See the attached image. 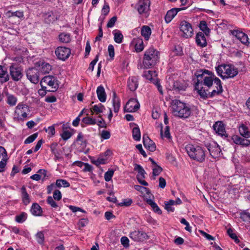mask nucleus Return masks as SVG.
<instances>
[{
  "label": "nucleus",
  "mask_w": 250,
  "mask_h": 250,
  "mask_svg": "<svg viewBox=\"0 0 250 250\" xmlns=\"http://www.w3.org/2000/svg\"><path fill=\"white\" fill-rule=\"evenodd\" d=\"M172 112L174 116L180 118H188L191 114L190 108L185 103L179 100L172 101Z\"/></svg>",
  "instance_id": "1"
},
{
  "label": "nucleus",
  "mask_w": 250,
  "mask_h": 250,
  "mask_svg": "<svg viewBox=\"0 0 250 250\" xmlns=\"http://www.w3.org/2000/svg\"><path fill=\"white\" fill-rule=\"evenodd\" d=\"M159 60V52L153 47L147 49L144 54L143 64L146 68L154 66Z\"/></svg>",
  "instance_id": "2"
},
{
  "label": "nucleus",
  "mask_w": 250,
  "mask_h": 250,
  "mask_svg": "<svg viewBox=\"0 0 250 250\" xmlns=\"http://www.w3.org/2000/svg\"><path fill=\"white\" fill-rule=\"evenodd\" d=\"M202 77V82L200 83V86L203 85L210 87L213 84V82L215 83V80L218 79L210 71L208 70H200L195 73L196 79H194L193 81H198V75Z\"/></svg>",
  "instance_id": "3"
},
{
  "label": "nucleus",
  "mask_w": 250,
  "mask_h": 250,
  "mask_svg": "<svg viewBox=\"0 0 250 250\" xmlns=\"http://www.w3.org/2000/svg\"><path fill=\"white\" fill-rule=\"evenodd\" d=\"M186 148L190 158L199 162H203L205 160V152L201 146L189 145Z\"/></svg>",
  "instance_id": "4"
},
{
  "label": "nucleus",
  "mask_w": 250,
  "mask_h": 250,
  "mask_svg": "<svg viewBox=\"0 0 250 250\" xmlns=\"http://www.w3.org/2000/svg\"><path fill=\"white\" fill-rule=\"evenodd\" d=\"M150 1L149 0H139L135 6V9L140 15L144 14L146 17L149 15L150 10Z\"/></svg>",
  "instance_id": "5"
},
{
  "label": "nucleus",
  "mask_w": 250,
  "mask_h": 250,
  "mask_svg": "<svg viewBox=\"0 0 250 250\" xmlns=\"http://www.w3.org/2000/svg\"><path fill=\"white\" fill-rule=\"evenodd\" d=\"M180 29L183 33V37L188 38L192 37L193 30L190 23L186 21H182L180 23Z\"/></svg>",
  "instance_id": "6"
},
{
  "label": "nucleus",
  "mask_w": 250,
  "mask_h": 250,
  "mask_svg": "<svg viewBox=\"0 0 250 250\" xmlns=\"http://www.w3.org/2000/svg\"><path fill=\"white\" fill-rule=\"evenodd\" d=\"M26 76L32 83L37 84L39 81V71L35 67L29 68L26 71Z\"/></svg>",
  "instance_id": "7"
},
{
  "label": "nucleus",
  "mask_w": 250,
  "mask_h": 250,
  "mask_svg": "<svg viewBox=\"0 0 250 250\" xmlns=\"http://www.w3.org/2000/svg\"><path fill=\"white\" fill-rule=\"evenodd\" d=\"M55 53L59 59L64 61L70 56L71 51L68 48L60 46L56 48Z\"/></svg>",
  "instance_id": "8"
},
{
  "label": "nucleus",
  "mask_w": 250,
  "mask_h": 250,
  "mask_svg": "<svg viewBox=\"0 0 250 250\" xmlns=\"http://www.w3.org/2000/svg\"><path fill=\"white\" fill-rule=\"evenodd\" d=\"M10 75L14 81H19L22 77V69L20 67L12 65L9 67Z\"/></svg>",
  "instance_id": "9"
},
{
  "label": "nucleus",
  "mask_w": 250,
  "mask_h": 250,
  "mask_svg": "<svg viewBox=\"0 0 250 250\" xmlns=\"http://www.w3.org/2000/svg\"><path fill=\"white\" fill-rule=\"evenodd\" d=\"M202 77L198 75V81H195L194 89L197 90L198 94L200 97L203 99H206L208 98V93H207L208 90H205L202 86H200V83L202 82Z\"/></svg>",
  "instance_id": "10"
},
{
  "label": "nucleus",
  "mask_w": 250,
  "mask_h": 250,
  "mask_svg": "<svg viewBox=\"0 0 250 250\" xmlns=\"http://www.w3.org/2000/svg\"><path fill=\"white\" fill-rule=\"evenodd\" d=\"M140 107V104L135 98H131L126 104L124 107L125 112H132L138 110Z\"/></svg>",
  "instance_id": "11"
},
{
  "label": "nucleus",
  "mask_w": 250,
  "mask_h": 250,
  "mask_svg": "<svg viewBox=\"0 0 250 250\" xmlns=\"http://www.w3.org/2000/svg\"><path fill=\"white\" fill-rule=\"evenodd\" d=\"M55 78L54 76L51 75H48L44 77L41 80L40 84L42 89H45L46 87L43 85V83L47 84L48 85L54 88L55 90L58 88V85H55Z\"/></svg>",
  "instance_id": "12"
},
{
  "label": "nucleus",
  "mask_w": 250,
  "mask_h": 250,
  "mask_svg": "<svg viewBox=\"0 0 250 250\" xmlns=\"http://www.w3.org/2000/svg\"><path fill=\"white\" fill-rule=\"evenodd\" d=\"M131 239L135 241H143L148 238V235L146 233L142 231H134L130 233L129 235Z\"/></svg>",
  "instance_id": "13"
},
{
  "label": "nucleus",
  "mask_w": 250,
  "mask_h": 250,
  "mask_svg": "<svg viewBox=\"0 0 250 250\" xmlns=\"http://www.w3.org/2000/svg\"><path fill=\"white\" fill-rule=\"evenodd\" d=\"M29 112L28 106L24 104H19L16 107V113L25 119L27 117V112Z\"/></svg>",
  "instance_id": "14"
},
{
  "label": "nucleus",
  "mask_w": 250,
  "mask_h": 250,
  "mask_svg": "<svg viewBox=\"0 0 250 250\" xmlns=\"http://www.w3.org/2000/svg\"><path fill=\"white\" fill-rule=\"evenodd\" d=\"M186 8V7L173 8L168 10L165 17L166 22L167 23L170 22L178 12L185 10Z\"/></svg>",
  "instance_id": "15"
},
{
  "label": "nucleus",
  "mask_w": 250,
  "mask_h": 250,
  "mask_svg": "<svg viewBox=\"0 0 250 250\" xmlns=\"http://www.w3.org/2000/svg\"><path fill=\"white\" fill-rule=\"evenodd\" d=\"M210 155L213 158L219 157L220 155L221 149L219 146L214 143L212 145L209 144L207 146Z\"/></svg>",
  "instance_id": "16"
},
{
  "label": "nucleus",
  "mask_w": 250,
  "mask_h": 250,
  "mask_svg": "<svg viewBox=\"0 0 250 250\" xmlns=\"http://www.w3.org/2000/svg\"><path fill=\"white\" fill-rule=\"evenodd\" d=\"M143 142L144 146L147 149L151 152H153L156 150V145L155 143L147 135H143Z\"/></svg>",
  "instance_id": "17"
},
{
  "label": "nucleus",
  "mask_w": 250,
  "mask_h": 250,
  "mask_svg": "<svg viewBox=\"0 0 250 250\" xmlns=\"http://www.w3.org/2000/svg\"><path fill=\"white\" fill-rule=\"evenodd\" d=\"M231 32L232 35L235 36L242 43L246 45L249 43L248 37L244 32L236 30H231Z\"/></svg>",
  "instance_id": "18"
},
{
  "label": "nucleus",
  "mask_w": 250,
  "mask_h": 250,
  "mask_svg": "<svg viewBox=\"0 0 250 250\" xmlns=\"http://www.w3.org/2000/svg\"><path fill=\"white\" fill-rule=\"evenodd\" d=\"M238 73V69L233 65L226 64L225 78H233Z\"/></svg>",
  "instance_id": "19"
},
{
  "label": "nucleus",
  "mask_w": 250,
  "mask_h": 250,
  "mask_svg": "<svg viewBox=\"0 0 250 250\" xmlns=\"http://www.w3.org/2000/svg\"><path fill=\"white\" fill-rule=\"evenodd\" d=\"M213 128L216 133L222 137L224 136L225 137H227L228 136V135L225 133L226 132L225 129L222 122L218 121L216 122L214 124Z\"/></svg>",
  "instance_id": "20"
},
{
  "label": "nucleus",
  "mask_w": 250,
  "mask_h": 250,
  "mask_svg": "<svg viewBox=\"0 0 250 250\" xmlns=\"http://www.w3.org/2000/svg\"><path fill=\"white\" fill-rule=\"evenodd\" d=\"M215 84H216V89H213L211 92H208V98L213 97L215 95H219L222 92V86L221 85V81L219 79H216L215 80Z\"/></svg>",
  "instance_id": "21"
},
{
  "label": "nucleus",
  "mask_w": 250,
  "mask_h": 250,
  "mask_svg": "<svg viewBox=\"0 0 250 250\" xmlns=\"http://www.w3.org/2000/svg\"><path fill=\"white\" fill-rule=\"evenodd\" d=\"M233 142L237 144L243 146H248L250 145V140L242 138L237 135H234L232 137Z\"/></svg>",
  "instance_id": "22"
},
{
  "label": "nucleus",
  "mask_w": 250,
  "mask_h": 250,
  "mask_svg": "<svg viewBox=\"0 0 250 250\" xmlns=\"http://www.w3.org/2000/svg\"><path fill=\"white\" fill-rule=\"evenodd\" d=\"M196 42L198 46L201 47L207 46V42L204 33L202 32H199L197 34L196 36Z\"/></svg>",
  "instance_id": "23"
},
{
  "label": "nucleus",
  "mask_w": 250,
  "mask_h": 250,
  "mask_svg": "<svg viewBox=\"0 0 250 250\" xmlns=\"http://www.w3.org/2000/svg\"><path fill=\"white\" fill-rule=\"evenodd\" d=\"M97 94L99 100L101 102H104L106 99V95L104 87L102 86H99L97 88Z\"/></svg>",
  "instance_id": "24"
},
{
  "label": "nucleus",
  "mask_w": 250,
  "mask_h": 250,
  "mask_svg": "<svg viewBox=\"0 0 250 250\" xmlns=\"http://www.w3.org/2000/svg\"><path fill=\"white\" fill-rule=\"evenodd\" d=\"M138 83L136 77L132 76L129 78L127 81V86L131 91H135L138 87Z\"/></svg>",
  "instance_id": "25"
},
{
  "label": "nucleus",
  "mask_w": 250,
  "mask_h": 250,
  "mask_svg": "<svg viewBox=\"0 0 250 250\" xmlns=\"http://www.w3.org/2000/svg\"><path fill=\"white\" fill-rule=\"evenodd\" d=\"M112 104L114 112L118 113L120 107V100L119 98L117 97L115 92H113V93Z\"/></svg>",
  "instance_id": "26"
},
{
  "label": "nucleus",
  "mask_w": 250,
  "mask_h": 250,
  "mask_svg": "<svg viewBox=\"0 0 250 250\" xmlns=\"http://www.w3.org/2000/svg\"><path fill=\"white\" fill-rule=\"evenodd\" d=\"M9 79V76L6 68L0 65V82L1 83H4L8 81Z\"/></svg>",
  "instance_id": "27"
},
{
  "label": "nucleus",
  "mask_w": 250,
  "mask_h": 250,
  "mask_svg": "<svg viewBox=\"0 0 250 250\" xmlns=\"http://www.w3.org/2000/svg\"><path fill=\"white\" fill-rule=\"evenodd\" d=\"M22 201L25 205H27L30 202L29 195L26 191L25 187L23 186L21 188Z\"/></svg>",
  "instance_id": "28"
},
{
  "label": "nucleus",
  "mask_w": 250,
  "mask_h": 250,
  "mask_svg": "<svg viewBox=\"0 0 250 250\" xmlns=\"http://www.w3.org/2000/svg\"><path fill=\"white\" fill-rule=\"evenodd\" d=\"M30 211L35 216H41L42 212V208L37 203H34L32 205Z\"/></svg>",
  "instance_id": "29"
},
{
  "label": "nucleus",
  "mask_w": 250,
  "mask_h": 250,
  "mask_svg": "<svg viewBox=\"0 0 250 250\" xmlns=\"http://www.w3.org/2000/svg\"><path fill=\"white\" fill-rule=\"evenodd\" d=\"M187 86L184 82L175 81L173 82V89L176 91H185Z\"/></svg>",
  "instance_id": "30"
},
{
  "label": "nucleus",
  "mask_w": 250,
  "mask_h": 250,
  "mask_svg": "<svg viewBox=\"0 0 250 250\" xmlns=\"http://www.w3.org/2000/svg\"><path fill=\"white\" fill-rule=\"evenodd\" d=\"M151 30L150 28L146 25H144L142 27L141 35L145 38L146 40H148L151 35Z\"/></svg>",
  "instance_id": "31"
},
{
  "label": "nucleus",
  "mask_w": 250,
  "mask_h": 250,
  "mask_svg": "<svg viewBox=\"0 0 250 250\" xmlns=\"http://www.w3.org/2000/svg\"><path fill=\"white\" fill-rule=\"evenodd\" d=\"M239 130L240 134L246 138L250 137V131L249 130L248 127L242 124L240 126Z\"/></svg>",
  "instance_id": "32"
},
{
  "label": "nucleus",
  "mask_w": 250,
  "mask_h": 250,
  "mask_svg": "<svg viewBox=\"0 0 250 250\" xmlns=\"http://www.w3.org/2000/svg\"><path fill=\"white\" fill-rule=\"evenodd\" d=\"M114 35V41L118 43H121L123 39V35L121 32L117 29L114 30L113 31Z\"/></svg>",
  "instance_id": "33"
},
{
  "label": "nucleus",
  "mask_w": 250,
  "mask_h": 250,
  "mask_svg": "<svg viewBox=\"0 0 250 250\" xmlns=\"http://www.w3.org/2000/svg\"><path fill=\"white\" fill-rule=\"evenodd\" d=\"M88 114H87V116L83 118L82 120V123L81 124V126L82 127H84V125L83 124L94 125L96 124V120L95 119L88 117Z\"/></svg>",
  "instance_id": "34"
},
{
  "label": "nucleus",
  "mask_w": 250,
  "mask_h": 250,
  "mask_svg": "<svg viewBox=\"0 0 250 250\" xmlns=\"http://www.w3.org/2000/svg\"><path fill=\"white\" fill-rule=\"evenodd\" d=\"M59 40L61 42L68 43L71 41L70 35L64 32L61 33L59 35Z\"/></svg>",
  "instance_id": "35"
},
{
  "label": "nucleus",
  "mask_w": 250,
  "mask_h": 250,
  "mask_svg": "<svg viewBox=\"0 0 250 250\" xmlns=\"http://www.w3.org/2000/svg\"><path fill=\"white\" fill-rule=\"evenodd\" d=\"M199 28L201 30L203 31L206 36H208L210 33V29L207 26V24L206 21H200L199 24Z\"/></svg>",
  "instance_id": "36"
},
{
  "label": "nucleus",
  "mask_w": 250,
  "mask_h": 250,
  "mask_svg": "<svg viewBox=\"0 0 250 250\" xmlns=\"http://www.w3.org/2000/svg\"><path fill=\"white\" fill-rule=\"evenodd\" d=\"M146 203L149 205L151 208H153L154 212L161 214L162 213V211L157 206V205L151 199H147Z\"/></svg>",
  "instance_id": "37"
},
{
  "label": "nucleus",
  "mask_w": 250,
  "mask_h": 250,
  "mask_svg": "<svg viewBox=\"0 0 250 250\" xmlns=\"http://www.w3.org/2000/svg\"><path fill=\"white\" fill-rule=\"evenodd\" d=\"M225 68L226 64L220 65L216 67V70L218 75L221 77L223 79H225V75H223V74H225Z\"/></svg>",
  "instance_id": "38"
},
{
  "label": "nucleus",
  "mask_w": 250,
  "mask_h": 250,
  "mask_svg": "<svg viewBox=\"0 0 250 250\" xmlns=\"http://www.w3.org/2000/svg\"><path fill=\"white\" fill-rule=\"evenodd\" d=\"M132 137L135 141H140L141 139V132L138 126L134 127L132 129Z\"/></svg>",
  "instance_id": "39"
},
{
  "label": "nucleus",
  "mask_w": 250,
  "mask_h": 250,
  "mask_svg": "<svg viewBox=\"0 0 250 250\" xmlns=\"http://www.w3.org/2000/svg\"><path fill=\"white\" fill-rule=\"evenodd\" d=\"M134 170L138 172L137 175H140L142 178H145V175L146 173L145 170L140 165L135 164L134 165Z\"/></svg>",
  "instance_id": "40"
},
{
  "label": "nucleus",
  "mask_w": 250,
  "mask_h": 250,
  "mask_svg": "<svg viewBox=\"0 0 250 250\" xmlns=\"http://www.w3.org/2000/svg\"><path fill=\"white\" fill-rule=\"evenodd\" d=\"M161 126V135L162 138L165 137L167 139H169L171 138V136L169 132V126H166L165 128V132L164 134H163V125L162 124L160 125Z\"/></svg>",
  "instance_id": "41"
},
{
  "label": "nucleus",
  "mask_w": 250,
  "mask_h": 250,
  "mask_svg": "<svg viewBox=\"0 0 250 250\" xmlns=\"http://www.w3.org/2000/svg\"><path fill=\"white\" fill-rule=\"evenodd\" d=\"M52 69L51 66L48 63L42 62L41 65V71L42 73H48Z\"/></svg>",
  "instance_id": "42"
},
{
  "label": "nucleus",
  "mask_w": 250,
  "mask_h": 250,
  "mask_svg": "<svg viewBox=\"0 0 250 250\" xmlns=\"http://www.w3.org/2000/svg\"><path fill=\"white\" fill-rule=\"evenodd\" d=\"M56 185L58 188L63 186L64 188H67L70 186V184L65 180L58 179L56 181Z\"/></svg>",
  "instance_id": "43"
},
{
  "label": "nucleus",
  "mask_w": 250,
  "mask_h": 250,
  "mask_svg": "<svg viewBox=\"0 0 250 250\" xmlns=\"http://www.w3.org/2000/svg\"><path fill=\"white\" fill-rule=\"evenodd\" d=\"M240 218L244 222H250V213L247 210H244L240 212Z\"/></svg>",
  "instance_id": "44"
},
{
  "label": "nucleus",
  "mask_w": 250,
  "mask_h": 250,
  "mask_svg": "<svg viewBox=\"0 0 250 250\" xmlns=\"http://www.w3.org/2000/svg\"><path fill=\"white\" fill-rule=\"evenodd\" d=\"M104 106L101 104L99 105H95L91 109V112H94L97 115H98L103 112V108H104Z\"/></svg>",
  "instance_id": "45"
},
{
  "label": "nucleus",
  "mask_w": 250,
  "mask_h": 250,
  "mask_svg": "<svg viewBox=\"0 0 250 250\" xmlns=\"http://www.w3.org/2000/svg\"><path fill=\"white\" fill-rule=\"evenodd\" d=\"M7 15L8 17H17L19 18H21L23 17V13L21 11H17L15 12H11L8 11L7 13Z\"/></svg>",
  "instance_id": "46"
},
{
  "label": "nucleus",
  "mask_w": 250,
  "mask_h": 250,
  "mask_svg": "<svg viewBox=\"0 0 250 250\" xmlns=\"http://www.w3.org/2000/svg\"><path fill=\"white\" fill-rule=\"evenodd\" d=\"M17 101L16 97L13 95H8L7 96V103L9 105L14 106L16 104Z\"/></svg>",
  "instance_id": "47"
},
{
  "label": "nucleus",
  "mask_w": 250,
  "mask_h": 250,
  "mask_svg": "<svg viewBox=\"0 0 250 250\" xmlns=\"http://www.w3.org/2000/svg\"><path fill=\"white\" fill-rule=\"evenodd\" d=\"M3 160H7V152L3 147L0 146V161Z\"/></svg>",
  "instance_id": "48"
},
{
  "label": "nucleus",
  "mask_w": 250,
  "mask_h": 250,
  "mask_svg": "<svg viewBox=\"0 0 250 250\" xmlns=\"http://www.w3.org/2000/svg\"><path fill=\"white\" fill-rule=\"evenodd\" d=\"M27 218V214L25 212H22L19 215L16 216V221L18 223L23 222Z\"/></svg>",
  "instance_id": "49"
},
{
  "label": "nucleus",
  "mask_w": 250,
  "mask_h": 250,
  "mask_svg": "<svg viewBox=\"0 0 250 250\" xmlns=\"http://www.w3.org/2000/svg\"><path fill=\"white\" fill-rule=\"evenodd\" d=\"M114 171L113 169H109L104 174V178L105 181H110L113 176Z\"/></svg>",
  "instance_id": "50"
},
{
  "label": "nucleus",
  "mask_w": 250,
  "mask_h": 250,
  "mask_svg": "<svg viewBox=\"0 0 250 250\" xmlns=\"http://www.w3.org/2000/svg\"><path fill=\"white\" fill-rule=\"evenodd\" d=\"M36 238L38 242L40 244H43L44 240V234L42 232H38L36 234Z\"/></svg>",
  "instance_id": "51"
},
{
  "label": "nucleus",
  "mask_w": 250,
  "mask_h": 250,
  "mask_svg": "<svg viewBox=\"0 0 250 250\" xmlns=\"http://www.w3.org/2000/svg\"><path fill=\"white\" fill-rule=\"evenodd\" d=\"M152 169V174L154 176L159 175L163 171V168L158 165L155 166H154Z\"/></svg>",
  "instance_id": "52"
},
{
  "label": "nucleus",
  "mask_w": 250,
  "mask_h": 250,
  "mask_svg": "<svg viewBox=\"0 0 250 250\" xmlns=\"http://www.w3.org/2000/svg\"><path fill=\"white\" fill-rule=\"evenodd\" d=\"M227 233L229 237L233 239L236 243H238L240 242L236 234L233 233V230L231 229H229L227 230Z\"/></svg>",
  "instance_id": "53"
},
{
  "label": "nucleus",
  "mask_w": 250,
  "mask_h": 250,
  "mask_svg": "<svg viewBox=\"0 0 250 250\" xmlns=\"http://www.w3.org/2000/svg\"><path fill=\"white\" fill-rule=\"evenodd\" d=\"M38 133H35L30 136H29L27 139L24 141L25 144H30L32 143L38 137Z\"/></svg>",
  "instance_id": "54"
},
{
  "label": "nucleus",
  "mask_w": 250,
  "mask_h": 250,
  "mask_svg": "<svg viewBox=\"0 0 250 250\" xmlns=\"http://www.w3.org/2000/svg\"><path fill=\"white\" fill-rule=\"evenodd\" d=\"M134 188L142 193L146 192L147 194L150 193L149 189L148 188L141 186L140 185H135Z\"/></svg>",
  "instance_id": "55"
},
{
  "label": "nucleus",
  "mask_w": 250,
  "mask_h": 250,
  "mask_svg": "<svg viewBox=\"0 0 250 250\" xmlns=\"http://www.w3.org/2000/svg\"><path fill=\"white\" fill-rule=\"evenodd\" d=\"M63 131L62 134H61V136L63 140L65 141L70 138L72 135V134L69 131L64 130V127H63Z\"/></svg>",
  "instance_id": "56"
},
{
  "label": "nucleus",
  "mask_w": 250,
  "mask_h": 250,
  "mask_svg": "<svg viewBox=\"0 0 250 250\" xmlns=\"http://www.w3.org/2000/svg\"><path fill=\"white\" fill-rule=\"evenodd\" d=\"M117 17L116 16L113 17L112 18H111L109 20V21L107 22L106 27L107 28L113 27L114 26L115 22L117 21Z\"/></svg>",
  "instance_id": "57"
},
{
  "label": "nucleus",
  "mask_w": 250,
  "mask_h": 250,
  "mask_svg": "<svg viewBox=\"0 0 250 250\" xmlns=\"http://www.w3.org/2000/svg\"><path fill=\"white\" fill-rule=\"evenodd\" d=\"M111 134L109 131L107 130H103L101 134V137L104 140H107L110 138Z\"/></svg>",
  "instance_id": "58"
},
{
  "label": "nucleus",
  "mask_w": 250,
  "mask_h": 250,
  "mask_svg": "<svg viewBox=\"0 0 250 250\" xmlns=\"http://www.w3.org/2000/svg\"><path fill=\"white\" fill-rule=\"evenodd\" d=\"M47 203L49 204L52 208H56L58 205L54 201L53 198L51 196H48L47 199Z\"/></svg>",
  "instance_id": "59"
},
{
  "label": "nucleus",
  "mask_w": 250,
  "mask_h": 250,
  "mask_svg": "<svg viewBox=\"0 0 250 250\" xmlns=\"http://www.w3.org/2000/svg\"><path fill=\"white\" fill-rule=\"evenodd\" d=\"M53 198L55 200H57L58 201H59L62 198V194L60 190H55L53 192Z\"/></svg>",
  "instance_id": "60"
},
{
  "label": "nucleus",
  "mask_w": 250,
  "mask_h": 250,
  "mask_svg": "<svg viewBox=\"0 0 250 250\" xmlns=\"http://www.w3.org/2000/svg\"><path fill=\"white\" fill-rule=\"evenodd\" d=\"M99 117L101 118V119L96 122L97 124L100 127L106 128L107 125L105 121L101 116Z\"/></svg>",
  "instance_id": "61"
},
{
  "label": "nucleus",
  "mask_w": 250,
  "mask_h": 250,
  "mask_svg": "<svg viewBox=\"0 0 250 250\" xmlns=\"http://www.w3.org/2000/svg\"><path fill=\"white\" fill-rule=\"evenodd\" d=\"M180 222L182 224L186 226L185 228L186 230H187L189 232H191V227L189 226V223L186 221V220L185 218H182Z\"/></svg>",
  "instance_id": "62"
},
{
  "label": "nucleus",
  "mask_w": 250,
  "mask_h": 250,
  "mask_svg": "<svg viewBox=\"0 0 250 250\" xmlns=\"http://www.w3.org/2000/svg\"><path fill=\"white\" fill-rule=\"evenodd\" d=\"M121 244L125 247H127L129 245V239L127 237L123 236L121 239Z\"/></svg>",
  "instance_id": "63"
},
{
  "label": "nucleus",
  "mask_w": 250,
  "mask_h": 250,
  "mask_svg": "<svg viewBox=\"0 0 250 250\" xmlns=\"http://www.w3.org/2000/svg\"><path fill=\"white\" fill-rule=\"evenodd\" d=\"M102 14L104 16L107 15L109 12V6L107 3H105L102 8Z\"/></svg>",
  "instance_id": "64"
}]
</instances>
